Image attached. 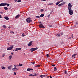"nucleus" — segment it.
I'll return each mask as SVG.
<instances>
[{"instance_id": "1", "label": "nucleus", "mask_w": 78, "mask_h": 78, "mask_svg": "<svg viewBox=\"0 0 78 78\" xmlns=\"http://www.w3.org/2000/svg\"><path fill=\"white\" fill-rule=\"evenodd\" d=\"M72 4L70 3H69L68 5V9H69V13L70 15H72L73 13V11L72 9H71V8H72Z\"/></svg>"}, {"instance_id": "2", "label": "nucleus", "mask_w": 78, "mask_h": 78, "mask_svg": "<svg viewBox=\"0 0 78 78\" xmlns=\"http://www.w3.org/2000/svg\"><path fill=\"white\" fill-rule=\"evenodd\" d=\"M26 21L27 23H30L32 22V20H31V18L29 17L26 19Z\"/></svg>"}, {"instance_id": "3", "label": "nucleus", "mask_w": 78, "mask_h": 78, "mask_svg": "<svg viewBox=\"0 0 78 78\" xmlns=\"http://www.w3.org/2000/svg\"><path fill=\"white\" fill-rule=\"evenodd\" d=\"M38 48L37 47L36 48H31L30 50L31 52H33V51H34L36 50H37Z\"/></svg>"}, {"instance_id": "4", "label": "nucleus", "mask_w": 78, "mask_h": 78, "mask_svg": "<svg viewBox=\"0 0 78 78\" xmlns=\"http://www.w3.org/2000/svg\"><path fill=\"white\" fill-rule=\"evenodd\" d=\"M39 28H45V27H44V26L43 24H41L39 25Z\"/></svg>"}, {"instance_id": "5", "label": "nucleus", "mask_w": 78, "mask_h": 78, "mask_svg": "<svg viewBox=\"0 0 78 78\" xmlns=\"http://www.w3.org/2000/svg\"><path fill=\"white\" fill-rule=\"evenodd\" d=\"M13 47H14V46L12 45L11 46V47H9L8 48H7V50H11L13 48Z\"/></svg>"}, {"instance_id": "6", "label": "nucleus", "mask_w": 78, "mask_h": 78, "mask_svg": "<svg viewBox=\"0 0 78 78\" xmlns=\"http://www.w3.org/2000/svg\"><path fill=\"white\" fill-rule=\"evenodd\" d=\"M12 69L13 70L14 72H15V71H17V70H18V69L16 67Z\"/></svg>"}, {"instance_id": "7", "label": "nucleus", "mask_w": 78, "mask_h": 78, "mask_svg": "<svg viewBox=\"0 0 78 78\" xmlns=\"http://www.w3.org/2000/svg\"><path fill=\"white\" fill-rule=\"evenodd\" d=\"M6 6V4L5 3H1L0 4V6Z\"/></svg>"}, {"instance_id": "8", "label": "nucleus", "mask_w": 78, "mask_h": 78, "mask_svg": "<svg viewBox=\"0 0 78 78\" xmlns=\"http://www.w3.org/2000/svg\"><path fill=\"white\" fill-rule=\"evenodd\" d=\"M32 42H33V41H31L28 44V45L29 46V47H31V46L32 45Z\"/></svg>"}, {"instance_id": "9", "label": "nucleus", "mask_w": 78, "mask_h": 78, "mask_svg": "<svg viewBox=\"0 0 78 78\" xmlns=\"http://www.w3.org/2000/svg\"><path fill=\"white\" fill-rule=\"evenodd\" d=\"M4 18L5 19L7 20H9V18H8V16H5Z\"/></svg>"}, {"instance_id": "10", "label": "nucleus", "mask_w": 78, "mask_h": 78, "mask_svg": "<svg viewBox=\"0 0 78 78\" xmlns=\"http://www.w3.org/2000/svg\"><path fill=\"white\" fill-rule=\"evenodd\" d=\"M76 55H77V54H75L74 55H73L72 56V58H75V56H76Z\"/></svg>"}, {"instance_id": "11", "label": "nucleus", "mask_w": 78, "mask_h": 78, "mask_svg": "<svg viewBox=\"0 0 78 78\" xmlns=\"http://www.w3.org/2000/svg\"><path fill=\"white\" fill-rule=\"evenodd\" d=\"M20 17V15H19V14L18 15H17L15 17V19H18V18H19V17Z\"/></svg>"}, {"instance_id": "12", "label": "nucleus", "mask_w": 78, "mask_h": 78, "mask_svg": "<svg viewBox=\"0 0 78 78\" xmlns=\"http://www.w3.org/2000/svg\"><path fill=\"white\" fill-rule=\"evenodd\" d=\"M27 70L28 71H30V70H33V69L31 68H28L27 69Z\"/></svg>"}, {"instance_id": "13", "label": "nucleus", "mask_w": 78, "mask_h": 78, "mask_svg": "<svg viewBox=\"0 0 78 78\" xmlns=\"http://www.w3.org/2000/svg\"><path fill=\"white\" fill-rule=\"evenodd\" d=\"M40 76V77L41 78H44L45 76V75H41Z\"/></svg>"}, {"instance_id": "14", "label": "nucleus", "mask_w": 78, "mask_h": 78, "mask_svg": "<svg viewBox=\"0 0 78 78\" xmlns=\"http://www.w3.org/2000/svg\"><path fill=\"white\" fill-rule=\"evenodd\" d=\"M44 16V14H42L40 15V17H43Z\"/></svg>"}, {"instance_id": "15", "label": "nucleus", "mask_w": 78, "mask_h": 78, "mask_svg": "<svg viewBox=\"0 0 78 78\" xmlns=\"http://www.w3.org/2000/svg\"><path fill=\"white\" fill-rule=\"evenodd\" d=\"M35 67H41V65H38L37 66H36Z\"/></svg>"}, {"instance_id": "16", "label": "nucleus", "mask_w": 78, "mask_h": 78, "mask_svg": "<svg viewBox=\"0 0 78 78\" xmlns=\"http://www.w3.org/2000/svg\"><path fill=\"white\" fill-rule=\"evenodd\" d=\"M56 70H57V68H56V67H55L54 69V71H55V72H56Z\"/></svg>"}, {"instance_id": "17", "label": "nucleus", "mask_w": 78, "mask_h": 78, "mask_svg": "<svg viewBox=\"0 0 78 78\" xmlns=\"http://www.w3.org/2000/svg\"><path fill=\"white\" fill-rule=\"evenodd\" d=\"M64 73L66 75H67V72L66 70L64 71Z\"/></svg>"}, {"instance_id": "18", "label": "nucleus", "mask_w": 78, "mask_h": 78, "mask_svg": "<svg viewBox=\"0 0 78 78\" xmlns=\"http://www.w3.org/2000/svg\"><path fill=\"white\" fill-rule=\"evenodd\" d=\"M4 9L5 10H7L8 9V7H5L4 8Z\"/></svg>"}, {"instance_id": "19", "label": "nucleus", "mask_w": 78, "mask_h": 78, "mask_svg": "<svg viewBox=\"0 0 78 78\" xmlns=\"http://www.w3.org/2000/svg\"><path fill=\"white\" fill-rule=\"evenodd\" d=\"M72 36L71 37H69V39H71V38H73V34H72Z\"/></svg>"}, {"instance_id": "20", "label": "nucleus", "mask_w": 78, "mask_h": 78, "mask_svg": "<svg viewBox=\"0 0 78 78\" xmlns=\"http://www.w3.org/2000/svg\"><path fill=\"white\" fill-rule=\"evenodd\" d=\"M19 66H20V67H22L23 66V65L22 64H21L20 63H19Z\"/></svg>"}, {"instance_id": "21", "label": "nucleus", "mask_w": 78, "mask_h": 78, "mask_svg": "<svg viewBox=\"0 0 78 78\" xmlns=\"http://www.w3.org/2000/svg\"><path fill=\"white\" fill-rule=\"evenodd\" d=\"M5 4H6L5 6L6 5H7V6H9L10 5H9V4H7V3H5Z\"/></svg>"}, {"instance_id": "22", "label": "nucleus", "mask_w": 78, "mask_h": 78, "mask_svg": "<svg viewBox=\"0 0 78 78\" xmlns=\"http://www.w3.org/2000/svg\"><path fill=\"white\" fill-rule=\"evenodd\" d=\"M65 3H66L65 2L62 3L61 4V5H62H62H64V4H65Z\"/></svg>"}, {"instance_id": "23", "label": "nucleus", "mask_w": 78, "mask_h": 78, "mask_svg": "<svg viewBox=\"0 0 78 78\" xmlns=\"http://www.w3.org/2000/svg\"><path fill=\"white\" fill-rule=\"evenodd\" d=\"M59 3H60V2H57L56 3V5H58V4H59Z\"/></svg>"}, {"instance_id": "24", "label": "nucleus", "mask_w": 78, "mask_h": 78, "mask_svg": "<svg viewBox=\"0 0 78 78\" xmlns=\"http://www.w3.org/2000/svg\"><path fill=\"white\" fill-rule=\"evenodd\" d=\"M11 67H12L11 66H9L8 67V69H10H10H11Z\"/></svg>"}, {"instance_id": "25", "label": "nucleus", "mask_w": 78, "mask_h": 78, "mask_svg": "<svg viewBox=\"0 0 78 78\" xmlns=\"http://www.w3.org/2000/svg\"><path fill=\"white\" fill-rule=\"evenodd\" d=\"M36 18H37L38 19H39V18H40V16H36Z\"/></svg>"}, {"instance_id": "26", "label": "nucleus", "mask_w": 78, "mask_h": 78, "mask_svg": "<svg viewBox=\"0 0 78 78\" xmlns=\"http://www.w3.org/2000/svg\"><path fill=\"white\" fill-rule=\"evenodd\" d=\"M9 58L10 59H11V58H12V55H10L9 57Z\"/></svg>"}, {"instance_id": "27", "label": "nucleus", "mask_w": 78, "mask_h": 78, "mask_svg": "<svg viewBox=\"0 0 78 78\" xmlns=\"http://www.w3.org/2000/svg\"><path fill=\"white\" fill-rule=\"evenodd\" d=\"M22 0H18V1H17L18 3H19L20 2H21V1Z\"/></svg>"}, {"instance_id": "28", "label": "nucleus", "mask_w": 78, "mask_h": 78, "mask_svg": "<svg viewBox=\"0 0 78 78\" xmlns=\"http://www.w3.org/2000/svg\"><path fill=\"white\" fill-rule=\"evenodd\" d=\"M2 27H3V28H6V26H5V25H3L2 26Z\"/></svg>"}, {"instance_id": "29", "label": "nucleus", "mask_w": 78, "mask_h": 78, "mask_svg": "<svg viewBox=\"0 0 78 78\" xmlns=\"http://www.w3.org/2000/svg\"><path fill=\"white\" fill-rule=\"evenodd\" d=\"M46 56H47V58H48L49 57V55H48V54H47Z\"/></svg>"}, {"instance_id": "30", "label": "nucleus", "mask_w": 78, "mask_h": 78, "mask_svg": "<svg viewBox=\"0 0 78 78\" xmlns=\"http://www.w3.org/2000/svg\"><path fill=\"white\" fill-rule=\"evenodd\" d=\"M48 5H53V3H49L48 4Z\"/></svg>"}, {"instance_id": "31", "label": "nucleus", "mask_w": 78, "mask_h": 78, "mask_svg": "<svg viewBox=\"0 0 78 78\" xmlns=\"http://www.w3.org/2000/svg\"><path fill=\"white\" fill-rule=\"evenodd\" d=\"M18 48H17L16 49V50H15V51H18Z\"/></svg>"}, {"instance_id": "32", "label": "nucleus", "mask_w": 78, "mask_h": 78, "mask_svg": "<svg viewBox=\"0 0 78 78\" xmlns=\"http://www.w3.org/2000/svg\"><path fill=\"white\" fill-rule=\"evenodd\" d=\"M10 33H13V34H14V32H13V31H10Z\"/></svg>"}, {"instance_id": "33", "label": "nucleus", "mask_w": 78, "mask_h": 78, "mask_svg": "<svg viewBox=\"0 0 78 78\" xmlns=\"http://www.w3.org/2000/svg\"><path fill=\"white\" fill-rule=\"evenodd\" d=\"M5 56V55L4 54H2V57H4Z\"/></svg>"}, {"instance_id": "34", "label": "nucleus", "mask_w": 78, "mask_h": 78, "mask_svg": "<svg viewBox=\"0 0 78 78\" xmlns=\"http://www.w3.org/2000/svg\"><path fill=\"white\" fill-rule=\"evenodd\" d=\"M18 50H21V48H18Z\"/></svg>"}, {"instance_id": "35", "label": "nucleus", "mask_w": 78, "mask_h": 78, "mask_svg": "<svg viewBox=\"0 0 78 78\" xmlns=\"http://www.w3.org/2000/svg\"><path fill=\"white\" fill-rule=\"evenodd\" d=\"M22 36H23V37H24L25 36V34H22Z\"/></svg>"}, {"instance_id": "36", "label": "nucleus", "mask_w": 78, "mask_h": 78, "mask_svg": "<svg viewBox=\"0 0 78 78\" xmlns=\"http://www.w3.org/2000/svg\"><path fill=\"white\" fill-rule=\"evenodd\" d=\"M62 6V5L61 4L58 5V6Z\"/></svg>"}, {"instance_id": "37", "label": "nucleus", "mask_w": 78, "mask_h": 78, "mask_svg": "<svg viewBox=\"0 0 78 78\" xmlns=\"http://www.w3.org/2000/svg\"><path fill=\"white\" fill-rule=\"evenodd\" d=\"M41 12H43V11H44V9H41Z\"/></svg>"}, {"instance_id": "38", "label": "nucleus", "mask_w": 78, "mask_h": 78, "mask_svg": "<svg viewBox=\"0 0 78 78\" xmlns=\"http://www.w3.org/2000/svg\"><path fill=\"white\" fill-rule=\"evenodd\" d=\"M57 36H58V37H60V34H57Z\"/></svg>"}, {"instance_id": "39", "label": "nucleus", "mask_w": 78, "mask_h": 78, "mask_svg": "<svg viewBox=\"0 0 78 78\" xmlns=\"http://www.w3.org/2000/svg\"><path fill=\"white\" fill-rule=\"evenodd\" d=\"M33 76H37V74L35 73L34 75H33Z\"/></svg>"}, {"instance_id": "40", "label": "nucleus", "mask_w": 78, "mask_h": 78, "mask_svg": "<svg viewBox=\"0 0 78 78\" xmlns=\"http://www.w3.org/2000/svg\"><path fill=\"white\" fill-rule=\"evenodd\" d=\"M2 69H5V67H3L2 68Z\"/></svg>"}, {"instance_id": "41", "label": "nucleus", "mask_w": 78, "mask_h": 78, "mask_svg": "<svg viewBox=\"0 0 78 78\" xmlns=\"http://www.w3.org/2000/svg\"><path fill=\"white\" fill-rule=\"evenodd\" d=\"M62 1H63V0H61L59 2L60 3H61V2H62Z\"/></svg>"}, {"instance_id": "42", "label": "nucleus", "mask_w": 78, "mask_h": 78, "mask_svg": "<svg viewBox=\"0 0 78 78\" xmlns=\"http://www.w3.org/2000/svg\"><path fill=\"white\" fill-rule=\"evenodd\" d=\"M29 76H33V74H30V75H29Z\"/></svg>"}, {"instance_id": "43", "label": "nucleus", "mask_w": 78, "mask_h": 78, "mask_svg": "<svg viewBox=\"0 0 78 78\" xmlns=\"http://www.w3.org/2000/svg\"><path fill=\"white\" fill-rule=\"evenodd\" d=\"M48 77H50L51 78H52V77H51V76H48Z\"/></svg>"}, {"instance_id": "44", "label": "nucleus", "mask_w": 78, "mask_h": 78, "mask_svg": "<svg viewBox=\"0 0 78 78\" xmlns=\"http://www.w3.org/2000/svg\"><path fill=\"white\" fill-rule=\"evenodd\" d=\"M52 25H50L49 26V27H52Z\"/></svg>"}, {"instance_id": "45", "label": "nucleus", "mask_w": 78, "mask_h": 78, "mask_svg": "<svg viewBox=\"0 0 78 78\" xmlns=\"http://www.w3.org/2000/svg\"><path fill=\"white\" fill-rule=\"evenodd\" d=\"M14 75H16V73H15V72H14Z\"/></svg>"}, {"instance_id": "46", "label": "nucleus", "mask_w": 78, "mask_h": 78, "mask_svg": "<svg viewBox=\"0 0 78 78\" xmlns=\"http://www.w3.org/2000/svg\"><path fill=\"white\" fill-rule=\"evenodd\" d=\"M0 14H3V12H0Z\"/></svg>"}, {"instance_id": "47", "label": "nucleus", "mask_w": 78, "mask_h": 78, "mask_svg": "<svg viewBox=\"0 0 78 78\" xmlns=\"http://www.w3.org/2000/svg\"><path fill=\"white\" fill-rule=\"evenodd\" d=\"M32 64H33V65H34V64H35V62H32Z\"/></svg>"}, {"instance_id": "48", "label": "nucleus", "mask_w": 78, "mask_h": 78, "mask_svg": "<svg viewBox=\"0 0 78 78\" xmlns=\"http://www.w3.org/2000/svg\"><path fill=\"white\" fill-rule=\"evenodd\" d=\"M2 16L1 15H0V19H2Z\"/></svg>"}, {"instance_id": "49", "label": "nucleus", "mask_w": 78, "mask_h": 78, "mask_svg": "<svg viewBox=\"0 0 78 78\" xmlns=\"http://www.w3.org/2000/svg\"><path fill=\"white\" fill-rule=\"evenodd\" d=\"M51 66H55V65H51Z\"/></svg>"}, {"instance_id": "50", "label": "nucleus", "mask_w": 78, "mask_h": 78, "mask_svg": "<svg viewBox=\"0 0 78 78\" xmlns=\"http://www.w3.org/2000/svg\"><path fill=\"white\" fill-rule=\"evenodd\" d=\"M50 14L48 15V17H50Z\"/></svg>"}, {"instance_id": "51", "label": "nucleus", "mask_w": 78, "mask_h": 78, "mask_svg": "<svg viewBox=\"0 0 78 78\" xmlns=\"http://www.w3.org/2000/svg\"><path fill=\"white\" fill-rule=\"evenodd\" d=\"M14 54V53L13 52H11V55H13V54Z\"/></svg>"}, {"instance_id": "52", "label": "nucleus", "mask_w": 78, "mask_h": 78, "mask_svg": "<svg viewBox=\"0 0 78 78\" xmlns=\"http://www.w3.org/2000/svg\"><path fill=\"white\" fill-rule=\"evenodd\" d=\"M9 28V29H10V28H11V27H8Z\"/></svg>"}, {"instance_id": "53", "label": "nucleus", "mask_w": 78, "mask_h": 78, "mask_svg": "<svg viewBox=\"0 0 78 78\" xmlns=\"http://www.w3.org/2000/svg\"><path fill=\"white\" fill-rule=\"evenodd\" d=\"M41 1H46V0H41Z\"/></svg>"}, {"instance_id": "54", "label": "nucleus", "mask_w": 78, "mask_h": 78, "mask_svg": "<svg viewBox=\"0 0 78 78\" xmlns=\"http://www.w3.org/2000/svg\"><path fill=\"white\" fill-rule=\"evenodd\" d=\"M61 35H63V33H61Z\"/></svg>"}, {"instance_id": "55", "label": "nucleus", "mask_w": 78, "mask_h": 78, "mask_svg": "<svg viewBox=\"0 0 78 78\" xmlns=\"http://www.w3.org/2000/svg\"><path fill=\"white\" fill-rule=\"evenodd\" d=\"M18 0H15V2H17Z\"/></svg>"}, {"instance_id": "56", "label": "nucleus", "mask_w": 78, "mask_h": 78, "mask_svg": "<svg viewBox=\"0 0 78 78\" xmlns=\"http://www.w3.org/2000/svg\"><path fill=\"white\" fill-rule=\"evenodd\" d=\"M40 23H42V22H40Z\"/></svg>"}, {"instance_id": "57", "label": "nucleus", "mask_w": 78, "mask_h": 78, "mask_svg": "<svg viewBox=\"0 0 78 78\" xmlns=\"http://www.w3.org/2000/svg\"><path fill=\"white\" fill-rule=\"evenodd\" d=\"M14 66V67H16V65H15Z\"/></svg>"}, {"instance_id": "58", "label": "nucleus", "mask_w": 78, "mask_h": 78, "mask_svg": "<svg viewBox=\"0 0 78 78\" xmlns=\"http://www.w3.org/2000/svg\"><path fill=\"white\" fill-rule=\"evenodd\" d=\"M48 78H49V77H48Z\"/></svg>"}, {"instance_id": "59", "label": "nucleus", "mask_w": 78, "mask_h": 78, "mask_svg": "<svg viewBox=\"0 0 78 78\" xmlns=\"http://www.w3.org/2000/svg\"><path fill=\"white\" fill-rule=\"evenodd\" d=\"M8 45H9V43H8Z\"/></svg>"}, {"instance_id": "60", "label": "nucleus", "mask_w": 78, "mask_h": 78, "mask_svg": "<svg viewBox=\"0 0 78 78\" xmlns=\"http://www.w3.org/2000/svg\"><path fill=\"white\" fill-rule=\"evenodd\" d=\"M47 1L48 0H47Z\"/></svg>"}]
</instances>
